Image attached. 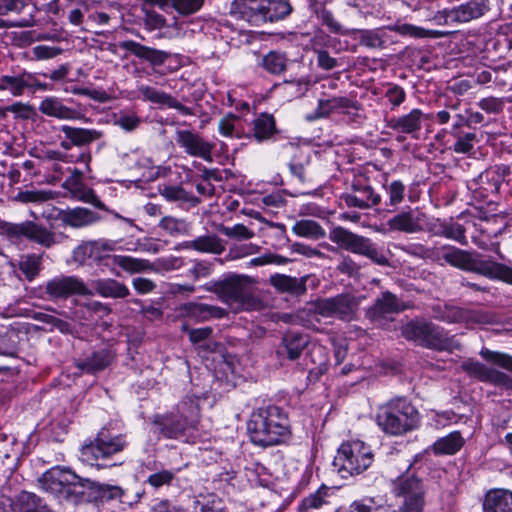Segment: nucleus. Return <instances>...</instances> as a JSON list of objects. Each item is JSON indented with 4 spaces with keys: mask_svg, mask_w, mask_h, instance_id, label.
Returning <instances> with one entry per match:
<instances>
[{
    "mask_svg": "<svg viewBox=\"0 0 512 512\" xmlns=\"http://www.w3.org/2000/svg\"><path fill=\"white\" fill-rule=\"evenodd\" d=\"M247 430L251 442L260 447L284 444L291 437L288 415L282 408L273 405L254 411Z\"/></svg>",
    "mask_w": 512,
    "mask_h": 512,
    "instance_id": "obj_1",
    "label": "nucleus"
},
{
    "mask_svg": "<svg viewBox=\"0 0 512 512\" xmlns=\"http://www.w3.org/2000/svg\"><path fill=\"white\" fill-rule=\"evenodd\" d=\"M200 420L198 399L193 396L185 397L175 409L166 414L153 417L156 432L167 439H179L190 430L196 428Z\"/></svg>",
    "mask_w": 512,
    "mask_h": 512,
    "instance_id": "obj_2",
    "label": "nucleus"
},
{
    "mask_svg": "<svg viewBox=\"0 0 512 512\" xmlns=\"http://www.w3.org/2000/svg\"><path fill=\"white\" fill-rule=\"evenodd\" d=\"M376 422L384 433L400 436L418 427L420 415L410 401L396 397L378 408Z\"/></svg>",
    "mask_w": 512,
    "mask_h": 512,
    "instance_id": "obj_3",
    "label": "nucleus"
},
{
    "mask_svg": "<svg viewBox=\"0 0 512 512\" xmlns=\"http://www.w3.org/2000/svg\"><path fill=\"white\" fill-rule=\"evenodd\" d=\"M401 335L422 347L453 352L460 350L461 344L454 335L439 325L424 319H412L401 327Z\"/></svg>",
    "mask_w": 512,
    "mask_h": 512,
    "instance_id": "obj_4",
    "label": "nucleus"
},
{
    "mask_svg": "<svg viewBox=\"0 0 512 512\" xmlns=\"http://www.w3.org/2000/svg\"><path fill=\"white\" fill-rule=\"evenodd\" d=\"M94 484V481L82 478L69 469L60 467L47 470L39 478V485L42 490L60 499L71 501H77L83 495L82 488L92 487Z\"/></svg>",
    "mask_w": 512,
    "mask_h": 512,
    "instance_id": "obj_5",
    "label": "nucleus"
},
{
    "mask_svg": "<svg viewBox=\"0 0 512 512\" xmlns=\"http://www.w3.org/2000/svg\"><path fill=\"white\" fill-rule=\"evenodd\" d=\"M253 283L248 276L231 275L214 283L213 291L235 310H257L260 301L254 296Z\"/></svg>",
    "mask_w": 512,
    "mask_h": 512,
    "instance_id": "obj_6",
    "label": "nucleus"
},
{
    "mask_svg": "<svg viewBox=\"0 0 512 512\" xmlns=\"http://www.w3.org/2000/svg\"><path fill=\"white\" fill-rule=\"evenodd\" d=\"M127 442L123 435H111L108 429L102 428L94 441L86 443L81 448V460L98 469L113 467L116 464L106 463L112 455L124 450Z\"/></svg>",
    "mask_w": 512,
    "mask_h": 512,
    "instance_id": "obj_7",
    "label": "nucleus"
},
{
    "mask_svg": "<svg viewBox=\"0 0 512 512\" xmlns=\"http://www.w3.org/2000/svg\"><path fill=\"white\" fill-rule=\"evenodd\" d=\"M397 512H423L426 504V486L415 475H402L392 484Z\"/></svg>",
    "mask_w": 512,
    "mask_h": 512,
    "instance_id": "obj_8",
    "label": "nucleus"
},
{
    "mask_svg": "<svg viewBox=\"0 0 512 512\" xmlns=\"http://www.w3.org/2000/svg\"><path fill=\"white\" fill-rule=\"evenodd\" d=\"M329 239L340 248L354 254L365 256L378 265H389L388 258L377 248L371 239L367 237L355 234L341 226H337L329 232Z\"/></svg>",
    "mask_w": 512,
    "mask_h": 512,
    "instance_id": "obj_9",
    "label": "nucleus"
},
{
    "mask_svg": "<svg viewBox=\"0 0 512 512\" xmlns=\"http://www.w3.org/2000/svg\"><path fill=\"white\" fill-rule=\"evenodd\" d=\"M374 455L370 446L361 440H351L343 443L334 459V465L339 472L348 475H358L372 464Z\"/></svg>",
    "mask_w": 512,
    "mask_h": 512,
    "instance_id": "obj_10",
    "label": "nucleus"
},
{
    "mask_svg": "<svg viewBox=\"0 0 512 512\" xmlns=\"http://www.w3.org/2000/svg\"><path fill=\"white\" fill-rule=\"evenodd\" d=\"M0 235L13 242L28 239L43 247L50 248L57 243L55 234L34 221L11 223L0 219Z\"/></svg>",
    "mask_w": 512,
    "mask_h": 512,
    "instance_id": "obj_11",
    "label": "nucleus"
},
{
    "mask_svg": "<svg viewBox=\"0 0 512 512\" xmlns=\"http://www.w3.org/2000/svg\"><path fill=\"white\" fill-rule=\"evenodd\" d=\"M40 298L51 302L67 300L74 295L91 296L93 292L84 281L72 275H58L39 286Z\"/></svg>",
    "mask_w": 512,
    "mask_h": 512,
    "instance_id": "obj_12",
    "label": "nucleus"
},
{
    "mask_svg": "<svg viewBox=\"0 0 512 512\" xmlns=\"http://www.w3.org/2000/svg\"><path fill=\"white\" fill-rule=\"evenodd\" d=\"M38 110L41 114L59 121L87 120L80 103L71 98L46 96L41 100Z\"/></svg>",
    "mask_w": 512,
    "mask_h": 512,
    "instance_id": "obj_13",
    "label": "nucleus"
},
{
    "mask_svg": "<svg viewBox=\"0 0 512 512\" xmlns=\"http://www.w3.org/2000/svg\"><path fill=\"white\" fill-rule=\"evenodd\" d=\"M358 302L350 294H340L330 298L317 300L314 303L316 314L325 318H337L351 321L355 318Z\"/></svg>",
    "mask_w": 512,
    "mask_h": 512,
    "instance_id": "obj_14",
    "label": "nucleus"
},
{
    "mask_svg": "<svg viewBox=\"0 0 512 512\" xmlns=\"http://www.w3.org/2000/svg\"><path fill=\"white\" fill-rule=\"evenodd\" d=\"M461 369L470 378L504 389H512V378L506 373L469 358L461 363Z\"/></svg>",
    "mask_w": 512,
    "mask_h": 512,
    "instance_id": "obj_15",
    "label": "nucleus"
},
{
    "mask_svg": "<svg viewBox=\"0 0 512 512\" xmlns=\"http://www.w3.org/2000/svg\"><path fill=\"white\" fill-rule=\"evenodd\" d=\"M115 243L107 239L84 241L79 244L72 253L73 260L81 265L91 260L97 264L110 266L109 254L114 251Z\"/></svg>",
    "mask_w": 512,
    "mask_h": 512,
    "instance_id": "obj_16",
    "label": "nucleus"
},
{
    "mask_svg": "<svg viewBox=\"0 0 512 512\" xmlns=\"http://www.w3.org/2000/svg\"><path fill=\"white\" fill-rule=\"evenodd\" d=\"M430 222L431 220L424 212L407 207L390 218L387 226L391 231L415 234L429 231Z\"/></svg>",
    "mask_w": 512,
    "mask_h": 512,
    "instance_id": "obj_17",
    "label": "nucleus"
},
{
    "mask_svg": "<svg viewBox=\"0 0 512 512\" xmlns=\"http://www.w3.org/2000/svg\"><path fill=\"white\" fill-rule=\"evenodd\" d=\"M42 216L46 219L60 221L64 226L71 228H83L93 225L101 220V216L88 208L75 207L68 209H60L51 207L49 212L45 211Z\"/></svg>",
    "mask_w": 512,
    "mask_h": 512,
    "instance_id": "obj_18",
    "label": "nucleus"
},
{
    "mask_svg": "<svg viewBox=\"0 0 512 512\" xmlns=\"http://www.w3.org/2000/svg\"><path fill=\"white\" fill-rule=\"evenodd\" d=\"M361 104L355 99L346 96L319 99L317 108L313 113L306 115L307 121H315L326 118L333 113L346 114L351 117L358 116Z\"/></svg>",
    "mask_w": 512,
    "mask_h": 512,
    "instance_id": "obj_19",
    "label": "nucleus"
},
{
    "mask_svg": "<svg viewBox=\"0 0 512 512\" xmlns=\"http://www.w3.org/2000/svg\"><path fill=\"white\" fill-rule=\"evenodd\" d=\"M0 90L9 91L13 96H21L26 90H50L48 84L41 82L36 73L22 71L0 77Z\"/></svg>",
    "mask_w": 512,
    "mask_h": 512,
    "instance_id": "obj_20",
    "label": "nucleus"
},
{
    "mask_svg": "<svg viewBox=\"0 0 512 512\" xmlns=\"http://www.w3.org/2000/svg\"><path fill=\"white\" fill-rule=\"evenodd\" d=\"M408 308L401 299L389 291L382 292L373 305L366 310V317L381 325L391 314L400 313Z\"/></svg>",
    "mask_w": 512,
    "mask_h": 512,
    "instance_id": "obj_21",
    "label": "nucleus"
},
{
    "mask_svg": "<svg viewBox=\"0 0 512 512\" xmlns=\"http://www.w3.org/2000/svg\"><path fill=\"white\" fill-rule=\"evenodd\" d=\"M175 141L188 155L199 157L205 161H212L214 144L205 140L200 134L192 130H177Z\"/></svg>",
    "mask_w": 512,
    "mask_h": 512,
    "instance_id": "obj_22",
    "label": "nucleus"
},
{
    "mask_svg": "<svg viewBox=\"0 0 512 512\" xmlns=\"http://www.w3.org/2000/svg\"><path fill=\"white\" fill-rule=\"evenodd\" d=\"M342 199L347 206L359 209L371 208L381 202L380 194L363 179H356L351 191L343 194Z\"/></svg>",
    "mask_w": 512,
    "mask_h": 512,
    "instance_id": "obj_23",
    "label": "nucleus"
},
{
    "mask_svg": "<svg viewBox=\"0 0 512 512\" xmlns=\"http://www.w3.org/2000/svg\"><path fill=\"white\" fill-rule=\"evenodd\" d=\"M310 337L301 332L288 331L282 338L276 348V355L279 360H298L303 351L309 348Z\"/></svg>",
    "mask_w": 512,
    "mask_h": 512,
    "instance_id": "obj_24",
    "label": "nucleus"
},
{
    "mask_svg": "<svg viewBox=\"0 0 512 512\" xmlns=\"http://www.w3.org/2000/svg\"><path fill=\"white\" fill-rule=\"evenodd\" d=\"M490 10L489 0H469L444 11L446 23H467L478 19Z\"/></svg>",
    "mask_w": 512,
    "mask_h": 512,
    "instance_id": "obj_25",
    "label": "nucleus"
},
{
    "mask_svg": "<svg viewBox=\"0 0 512 512\" xmlns=\"http://www.w3.org/2000/svg\"><path fill=\"white\" fill-rule=\"evenodd\" d=\"M58 130L64 135L60 142V147L64 150H69L73 146H88L103 137V132L96 129L61 125Z\"/></svg>",
    "mask_w": 512,
    "mask_h": 512,
    "instance_id": "obj_26",
    "label": "nucleus"
},
{
    "mask_svg": "<svg viewBox=\"0 0 512 512\" xmlns=\"http://www.w3.org/2000/svg\"><path fill=\"white\" fill-rule=\"evenodd\" d=\"M426 119H430V115L414 108L407 114L390 118L387 120L386 126L398 133L408 134L416 138L422 129V122Z\"/></svg>",
    "mask_w": 512,
    "mask_h": 512,
    "instance_id": "obj_27",
    "label": "nucleus"
},
{
    "mask_svg": "<svg viewBox=\"0 0 512 512\" xmlns=\"http://www.w3.org/2000/svg\"><path fill=\"white\" fill-rule=\"evenodd\" d=\"M436 318L447 323H487L485 315L471 310H465L453 305H445L440 309Z\"/></svg>",
    "mask_w": 512,
    "mask_h": 512,
    "instance_id": "obj_28",
    "label": "nucleus"
},
{
    "mask_svg": "<svg viewBox=\"0 0 512 512\" xmlns=\"http://www.w3.org/2000/svg\"><path fill=\"white\" fill-rule=\"evenodd\" d=\"M121 49L127 50L138 58L144 59L153 65H161L169 54L148 46H144L133 40H125L119 43Z\"/></svg>",
    "mask_w": 512,
    "mask_h": 512,
    "instance_id": "obj_29",
    "label": "nucleus"
},
{
    "mask_svg": "<svg viewBox=\"0 0 512 512\" xmlns=\"http://www.w3.org/2000/svg\"><path fill=\"white\" fill-rule=\"evenodd\" d=\"M483 511L512 512V492L506 489L490 490L485 495Z\"/></svg>",
    "mask_w": 512,
    "mask_h": 512,
    "instance_id": "obj_30",
    "label": "nucleus"
},
{
    "mask_svg": "<svg viewBox=\"0 0 512 512\" xmlns=\"http://www.w3.org/2000/svg\"><path fill=\"white\" fill-rule=\"evenodd\" d=\"M429 232H432L434 235L442 236L447 239L454 240L461 245L467 244V239L465 236V228L452 220L450 221H431Z\"/></svg>",
    "mask_w": 512,
    "mask_h": 512,
    "instance_id": "obj_31",
    "label": "nucleus"
},
{
    "mask_svg": "<svg viewBox=\"0 0 512 512\" xmlns=\"http://www.w3.org/2000/svg\"><path fill=\"white\" fill-rule=\"evenodd\" d=\"M95 292L104 298L123 299L130 295L129 288L112 278L97 279L92 282Z\"/></svg>",
    "mask_w": 512,
    "mask_h": 512,
    "instance_id": "obj_32",
    "label": "nucleus"
},
{
    "mask_svg": "<svg viewBox=\"0 0 512 512\" xmlns=\"http://www.w3.org/2000/svg\"><path fill=\"white\" fill-rule=\"evenodd\" d=\"M115 359L111 349H101L78 363V368L87 373H96L107 368Z\"/></svg>",
    "mask_w": 512,
    "mask_h": 512,
    "instance_id": "obj_33",
    "label": "nucleus"
},
{
    "mask_svg": "<svg viewBox=\"0 0 512 512\" xmlns=\"http://www.w3.org/2000/svg\"><path fill=\"white\" fill-rule=\"evenodd\" d=\"M184 246L187 249H193L200 253H209L215 255H220L225 250V245L222 239L214 234L199 236L193 240L185 242Z\"/></svg>",
    "mask_w": 512,
    "mask_h": 512,
    "instance_id": "obj_34",
    "label": "nucleus"
},
{
    "mask_svg": "<svg viewBox=\"0 0 512 512\" xmlns=\"http://www.w3.org/2000/svg\"><path fill=\"white\" fill-rule=\"evenodd\" d=\"M181 310L182 315L198 322L223 316V310L221 308L202 303H187L181 307Z\"/></svg>",
    "mask_w": 512,
    "mask_h": 512,
    "instance_id": "obj_35",
    "label": "nucleus"
},
{
    "mask_svg": "<svg viewBox=\"0 0 512 512\" xmlns=\"http://www.w3.org/2000/svg\"><path fill=\"white\" fill-rule=\"evenodd\" d=\"M262 4L263 0H234L231 11L249 22H259L263 21Z\"/></svg>",
    "mask_w": 512,
    "mask_h": 512,
    "instance_id": "obj_36",
    "label": "nucleus"
},
{
    "mask_svg": "<svg viewBox=\"0 0 512 512\" xmlns=\"http://www.w3.org/2000/svg\"><path fill=\"white\" fill-rule=\"evenodd\" d=\"M465 440L459 431H453L448 435L437 439L431 446L432 452L439 455H454L464 445Z\"/></svg>",
    "mask_w": 512,
    "mask_h": 512,
    "instance_id": "obj_37",
    "label": "nucleus"
},
{
    "mask_svg": "<svg viewBox=\"0 0 512 512\" xmlns=\"http://www.w3.org/2000/svg\"><path fill=\"white\" fill-rule=\"evenodd\" d=\"M110 265H117L122 270L136 274L154 269L153 264L147 259L135 258L128 255H113L110 258Z\"/></svg>",
    "mask_w": 512,
    "mask_h": 512,
    "instance_id": "obj_38",
    "label": "nucleus"
},
{
    "mask_svg": "<svg viewBox=\"0 0 512 512\" xmlns=\"http://www.w3.org/2000/svg\"><path fill=\"white\" fill-rule=\"evenodd\" d=\"M441 257L448 264L454 267L464 270L474 269V261L472 259V255L467 251L458 249L453 246H447L442 248Z\"/></svg>",
    "mask_w": 512,
    "mask_h": 512,
    "instance_id": "obj_39",
    "label": "nucleus"
},
{
    "mask_svg": "<svg viewBox=\"0 0 512 512\" xmlns=\"http://www.w3.org/2000/svg\"><path fill=\"white\" fill-rule=\"evenodd\" d=\"M263 21L274 22L286 17L291 12L290 3L287 0H263Z\"/></svg>",
    "mask_w": 512,
    "mask_h": 512,
    "instance_id": "obj_40",
    "label": "nucleus"
},
{
    "mask_svg": "<svg viewBox=\"0 0 512 512\" xmlns=\"http://www.w3.org/2000/svg\"><path fill=\"white\" fill-rule=\"evenodd\" d=\"M193 512H225V507L216 494L199 493L194 497Z\"/></svg>",
    "mask_w": 512,
    "mask_h": 512,
    "instance_id": "obj_41",
    "label": "nucleus"
},
{
    "mask_svg": "<svg viewBox=\"0 0 512 512\" xmlns=\"http://www.w3.org/2000/svg\"><path fill=\"white\" fill-rule=\"evenodd\" d=\"M19 512H54L39 496L23 491L17 499Z\"/></svg>",
    "mask_w": 512,
    "mask_h": 512,
    "instance_id": "obj_42",
    "label": "nucleus"
},
{
    "mask_svg": "<svg viewBox=\"0 0 512 512\" xmlns=\"http://www.w3.org/2000/svg\"><path fill=\"white\" fill-rule=\"evenodd\" d=\"M270 283L281 292H290L294 294H302L305 292V284L296 277L284 274H275L270 277Z\"/></svg>",
    "mask_w": 512,
    "mask_h": 512,
    "instance_id": "obj_43",
    "label": "nucleus"
},
{
    "mask_svg": "<svg viewBox=\"0 0 512 512\" xmlns=\"http://www.w3.org/2000/svg\"><path fill=\"white\" fill-rule=\"evenodd\" d=\"M18 266L26 279L32 281L39 275L42 269V256L37 254L23 255L19 260Z\"/></svg>",
    "mask_w": 512,
    "mask_h": 512,
    "instance_id": "obj_44",
    "label": "nucleus"
},
{
    "mask_svg": "<svg viewBox=\"0 0 512 512\" xmlns=\"http://www.w3.org/2000/svg\"><path fill=\"white\" fill-rule=\"evenodd\" d=\"M274 132L275 120L272 115L262 113L254 120V136L259 142L270 138Z\"/></svg>",
    "mask_w": 512,
    "mask_h": 512,
    "instance_id": "obj_45",
    "label": "nucleus"
},
{
    "mask_svg": "<svg viewBox=\"0 0 512 512\" xmlns=\"http://www.w3.org/2000/svg\"><path fill=\"white\" fill-rule=\"evenodd\" d=\"M261 66L270 74H281L286 70L287 58L283 53L270 51L261 59Z\"/></svg>",
    "mask_w": 512,
    "mask_h": 512,
    "instance_id": "obj_46",
    "label": "nucleus"
},
{
    "mask_svg": "<svg viewBox=\"0 0 512 512\" xmlns=\"http://www.w3.org/2000/svg\"><path fill=\"white\" fill-rule=\"evenodd\" d=\"M292 231L300 237L320 239L325 236L324 229L313 220L297 221L293 225Z\"/></svg>",
    "mask_w": 512,
    "mask_h": 512,
    "instance_id": "obj_47",
    "label": "nucleus"
},
{
    "mask_svg": "<svg viewBox=\"0 0 512 512\" xmlns=\"http://www.w3.org/2000/svg\"><path fill=\"white\" fill-rule=\"evenodd\" d=\"M138 92L144 101L157 104L162 107H167L172 95L164 91H160L155 87L148 85L138 86Z\"/></svg>",
    "mask_w": 512,
    "mask_h": 512,
    "instance_id": "obj_48",
    "label": "nucleus"
},
{
    "mask_svg": "<svg viewBox=\"0 0 512 512\" xmlns=\"http://www.w3.org/2000/svg\"><path fill=\"white\" fill-rule=\"evenodd\" d=\"M328 494L329 488L326 486H321L317 491L311 493L302 500L299 506V511L305 512L309 509H318L322 507L324 504H327L328 502Z\"/></svg>",
    "mask_w": 512,
    "mask_h": 512,
    "instance_id": "obj_49",
    "label": "nucleus"
},
{
    "mask_svg": "<svg viewBox=\"0 0 512 512\" xmlns=\"http://www.w3.org/2000/svg\"><path fill=\"white\" fill-rule=\"evenodd\" d=\"M479 355L487 362L512 373V356L510 354L482 348Z\"/></svg>",
    "mask_w": 512,
    "mask_h": 512,
    "instance_id": "obj_50",
    "label": "nucleus"
},
{
    "mask_svg": "<svg viewBox=\"0 0 512 512\" xmlns=\"http://www.w3.org/2000/svg\"><path fill=\"white\" fill-rule=\"evenodd\" d=\"M159 193L170 202H192L195 197L189 194L181 186L164 185L159 188Z\"/></svg>",
    "mask_w": 512,
    "mask_h": 512,
    "instance_id": "obj_51",
    "label": "nucleus"
},
{
    "mask_svg": "<svg viewBox=\"0 0 512 512\" xmlns=\"http://www.w3.org/2000/svg\"><path fill=\"white\" fill-rule=\"evenodd\" d=\"M159 226L172 236L188 234L189 224L184 219H177L171 216L163 217Z\"/></svg>",
    "mask_w": 512,
    "mask_h": 512,
    "instance_id": "obj_52",
    "label": "nucleus"
},
{
    "mask_svg": "<svg viewBox=\"0 0 512 512\" xmlns=\"http://www.w3.org/2000/svg\"><path fill=\"white\" fill-rule=\"evenodd\" d=\"M393 30L402 36H409L414 38H435L439 36L437 31L426 30L412 24H399Z\"/></svg>",
    "mask_w": 512,
    "mask_h": 512,
    "instance_id": "obj_53",
    "label": "nucleus"
},
{
    "mask_svg": "<svg viewBox=\"0 0 512 512\" xmlns=\"http://www.w3.org/2000/svg\"><path fill=\"white\" fill-rule=\"evenodd\" d=\"M71 196L75 200L91 204L96 208L102 210L107 209L105 204L98 198L95 192L84 184H82L80 187H78L77 190L71 193Z\"/></svg>",
    "mask_w": 512,
    "mask_h": 512,
    "instance_id": "obj_54",
    "label": "nucleus"
},
{
    "mask_svg": "<svg viewBox=\"0 0 512 512\" xmlns=\"http://www.w3.org/2000/svg\"><path fill=\"white\" fill-rule=\"evenodd\" d=\"M54 198V192L44 190H26L17 195V199L22 203H43Z\"/></svg>",
    "mask_w": 512,
    "mask_h": 512,
    "instance_id": "obj_55",
    "label": "nucleus"
},
{
    "mask_svg": "<svg viewBox=\"0 0 512 512\" xmlns=\"http://www.w3.org/2000/svg\"><path fill=\"white\" fill-rule=\"evenodd\" d=\"M389 197L387 205L396 207L404 201L405 185L400 180H393L390 184L384 186Z\"/></svg>",
    "mask_w": 512,
    "mask_h": 512,
    "instance_id": "obj_56",
    "label": "nucleus"
},
{
    "mask_svg": "<svg viewBox=\"0 0 512 512\" xmlns=\"http://www.w3.org/2000/svg\"><path fill=\"white\" fill-rule=\"evenodd\" d=\"M309 164V155L301 150L295 155L290 162L289 167L291 173L296 176L301 182L306 180V167Z\"/></svg>",
    "mask_w": 512,
    "mask_h": 512,
    "instance_id": "obj_57",
    "label": "nucleus"
},
{
    "mask_svg": "<svg viewBox=\"0 0 512 512\" xmlns=\"http://www.w3.org/2000/svg\"><path fill=\"white\" fill-rule=\"evenodd\" d=\"M311 8L317 13L318 18L330 29L331 32L344 34L342 25L334 18L333 14L329 10L325 8L318 10L317 4Z\"/></svg>",
    "mask_w": 512,
    "mask_h": 512,
    "instance_id": "obj_58",
    "label": "nucleus"
},
{
    "mask_svg": "<svg viewBox=\"0 0 512 512\" xmlns=\"http://www.w3.org/2000/svg\"><path fill=\"white\" fill-rule=\"evenodd\" d=\"M479 271L490 278H502L509 274V269L506 266L490 261L482 262Z\"/></svg>",
    "mask_w": 512,
    "mask_h": 512,
    "instance_id": "obj_59",
    "label": "nucleus"
},
{
    "mask_svg": "<svg viewBox=\"0 0 512 512\" xmlns=\"http://www.w3.org/2000/svg\"><path fill=\"white\" fill-rule=\"evenodd\" d=\"M142 119L134 113H121L114 124L126 132H132L139 127Z\"/></svg>",
    "mask_w": 512,
    "mask_h": 512,
    "instance_id": "obj_60",
    "label": "nucleus"
},
{
    "mask_svg": "<svg viewBox=\"0 0 512 512\" xmlns=\"http://www.w3.org/2000/svg\"><path fill=\"white\" fill-rule=\"evenodd\" d=\"M359 43L367 48H382L384 40L382 36L375 30H363L360 32Z\"/></svg>",
    "mask_w": 512,
    "mask_h": 512,
    "instance_id": "obj_61",
    "label": "nucleus"
},
{
    "mask_svg": "<svg viewBox=\"0 0 512 512\" xmlns=\"http://www.w3.org/2000/svg\"><path fill=\"white\" fill-rule=\"evenodd\" d=\"M220 231L227 237L239 240H247L254 237V232L243 224H236L232 227L222 226Z\"/></svg>",
    "mask_w": 512,
    "mask_h": 512,
    "instance_id": "obj_62",
    "label": "nucleus"
},
{
    "mask_svg": "<svg viewBox=\"0 0 512 512\" xmlns=\"http://www.w3.org/2000/svg\"><path fill=\"white\" fill-rule=\"evenodd\" d=\"M259 251V247L254 244H241V245H233L230 247L226 259L228 260H236L240 259L252 254H255Z\"/></svg>",
    "mask_w": 512,
    "mask_h": 512,
    "instance_id": "obj_63",
    "label": "nucleus"
},
{
    "mask_svg": "<svg viewBox=\"0 0 512 512\" xmlns=\"http://www.w3.org/2000/svg\"><path fill=\"white\" fill-rule=\"evenodd\" d=\"M385 98L391 104V108L399 107L406 99L405 90L396 84H391L385 91Z\"/></svg>",
    "mask_w": 512,
    "mask_h": 512,
    "instance_id": "obj_64",
    "label": "nucleus"
}]
</instances>
